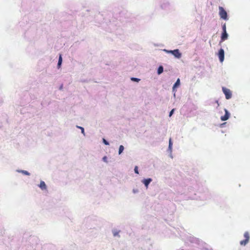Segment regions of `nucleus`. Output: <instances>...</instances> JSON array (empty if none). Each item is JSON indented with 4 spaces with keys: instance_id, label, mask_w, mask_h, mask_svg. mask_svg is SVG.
Instances as JSON below:
<instances>
[{
    "instance_id": "obj_1",
    "label": "nucleus",
    "mask_w": 250,
    "mask_h": 250,
    "mask_svg": "<svg viewBox=\"0 0 250 250\" xmlns=\"http://www.w3.org/2000/svg\"><path fill=\"white\" fill-rule=\"evenodd\" d=\"M219 15H220V17L225 20H228V16H227V12L225 11V10L221 6H219Z\"/></svg>"
},
{
    "instance_id": "obj_2",
    "label": "nucleus",
    "mask_w": 250,
    "mask_h": 250,
    "mask_svg": "<svg viewBox=\"0 0 250 250\" xmlns=\"http://www.w3.org/2000/svg\"><path fill=\"white\" fill-rule=\"evenodd\" d=\"M244 236L245 239L240 241V244L241 245L245 246L249 241L250 234L248 231H246L244 234Z\"/></svg>"
},
{
    "instance_id": "obj_3",
    "label": "nucleus",
    "mask_w": 250,
    "mask_h": 250,
    "mask_svg": "<svg viewBox=\"0 0 250 250\" xmlns=\"http://www.w3.org/2000/svg\"><path fill=\"white\" fill-rule=\"evenodd\" d=\"M165 51L167 53H169L173 55L177 58H180L181 57V53H180L179 50L178 49H175L174 50H165Z\"/></svg>"
},
{
    "instance_id": "obj_4",
    "label": "nucleus",
    "mask_w": 250,
    "mask_h": 250,
    "mask_svg": "<svg viewBox=\"0 0 250 250\" xmlns=\"http://www.w3.org/2000/svg\"><path fill=\"white\" fill-rule=\"evenodd\" d=\"M222 90L225 95V97L227 99H229L231 98L232 93L229 89L223 87Z\"/></svg>"
},
{
    "instance_id": "obj_5",
    "label": "nucleus",
    "mask_w": 250,
    "mask_h": 250,
    "mask_svg": "<svg viewBox=\"0 0 250 250\" xmlns=\"http://www.w3.org/2000/svg\"><path fill=\"white\" fill-rule=\"evenodd\" d=\"M218 57L220 61L222 62L224 60V51L223 49H220L218 52Z\"/></svg>"
},
{
    "instance_id": "obj_6",
    "label": "nucleus",
    "mask_w": 250,
    "mask_h": 250,
    "mask_svg": "<svg viewBox=\"0 0 250 250\" xmlns=\"http://www.w3.org/2000/svg\"><path fill=\"white\" fill-rule=\"evenodd\" d=\"M225 114L221 117V120L223 121L227 120L229 117V113L227 109H225Z\"/></svg>"
},
{
    "instance_id": "obj_7",
    "label": "nucleus",
    "mask_w": 250,
    "mask_h": 250,
    "mask_svg": "<svg viewBox=\"0 0 250 250\" xmlns=\"http://www.w3.org/2000/svg\"><path fill=\"white\" fill-rule=\"evenodd\" d=\"M228 35L227 32H223L221 35V42H224L228 39Z\"/></svg>"
},
{
    "instance_id": "obj_8",
    "label": "nucleus",
    "mask_w": 250,
    "mask_h": 250,
    "mask_svg": "<svg viewBox=\"0 0 250 250\" xmlns=\"http://www.w3.org/2000/svg\"><path fill=\"white\" fill-rule=\"evenodd\" d=\"M152 181V179L151 178H148L146 179H144L143 181V183L145 185L146 188H147L149 184Z\"/></svg>"
},
{
    "instance_id": "obj_9",
    "label": "nucleus",
    "mask_w": 250,
    "mask_h": 250,
    "mask_svg": "<svg viewBox=\"0 0 250 250\" xmlns=\"http://www.w3.org/2000/svg\"><path fill=\"white\" fill-rule=\"evenodd\" d=\"M39 187L42 189V190H46V186L44 182L41 181L40 183V184L39 185Z\"/></svg>"
},
{
    "instance_id": "obj_10",
    "label": "nucleus",
    "mask_w": 250,
    "mask_h": 250,
    "mask_svg": "<svg viewBox=\"0 0 250 250\" xmlns=\"http://www.w3.org/2000/svg\"><path fill=\"white\" fill-rule=\"evenodd\" d=\"M180 79H178L172 87L173 91H175V88L179 86L180 85Z\"/></svg>"
},
{
    "instance_id": "obj_11",
    "label": "nucleus",
    "mask_w": 250,
    "mask_h": 250,
    "mask_svg": "<svg viewBox=\"0 0 250 250\" xmlns=\"http://www.w3.org/2000/svg\"><path fill=\"white\" fill-rule=\"evenodd\" d=\"M62 62V58L61 55H60L59 56V61H58V68L60 67Z\"/></svg>"
},
{
    "instance_id": "obj_12",
    "label": "nucleus",
    "mask_w": 250,
    "mask_h": 250,
    "mask_svg": "<svg viewBox=\"0 0 250 250\" xmlns=\"http://www.w3.org/2000/svg\"><path fill=\"white\" fill-rule=\"evenodd\" d=\"M163 69H164L163 67L162 66H160L158 69V71H157L158 74L159 75L161 74L163 72Z\"/></svg>"
},
{
    "instance_id": "obj_13",
    "label": "nucleus",
    "mask_w": 250,
    "mask_h": 250,
    "mask_svg": "<svg viewBox=\"0 0 250 250\" xmlns=\"http://www.w3.org/2000/svg\"><path fill=\"white\" fill-rule=\"evenodd\" d=\"M124 150V147L123 146L121 145L119 147V154H120Z\"/></svg>"
},
{
    "instance_id": "obj_14",
    "label": "nucleus",
    "mask_w": 250,
    "mask_h": 250,
    "mask_svg": "<svg viewBox=\"0 0 250 250\" xmlns=\"http://www.w3.org/2000/svg\"><path fill=\"white\" fill-rule=\"evenodd\" d=\"M21 173H22L23 174H24L25 175H30V173L28 171H25V170H21Z\"/></svg>"
},
{
    "instance_id": "obj_15",
    "label": "nucleus",
    "mask_w": 250,
    "mask_h": 250,
    "mask_svg": "<svg viewBox=\"0 0 250 250\" xmlns=\"http://www.w3.org/2000/svg\"><path fill=\"white\" fill-rule=\"evenodd\" d=\"M131 80L133 81H135V82H138L140 81V79H138V78H131Z\"/></svg>"
},
{
    "instance_id": "obj_16",
    "label": "nucleus",
    "mask_w": 250,
    "mask_h": 250,
    "mask_svg": "<svg viewBox=\"0 0 250 250\" xmlns=\"http://www.w3.org/2000/svg\"><path fill=\"white\" fill-rule=\"evenodd\" d=\"M77 127L79 128H80L81 129V131H82V133L84 135V128L81 126H77Z\"/></svg>"
},
{
    "instance_id": "obj_17",
    "label": "nucleus",
    "mask_w": 250,
    "mask_h": 250,
    "mask_svg": "<svg viewBox=\"0 0 250 250\" xmlns=\"http://www.w3.org/2000/svg\"><path fill=\"white\" fill-rule=\"evenodd\" d=\"M222 30L223 32H227L226 31V24H224V25L222 26Z\"/></svg>"
},
{
    "instance_id": "obj_18",
    "label": "nucleus",
    "mask_w": 250,
    "mask_h": 250,
    "mask_svg": "<svg viewBox=\"0 0 250 250\" xmlns=\"http://www.w3.org/2000/svg\"><path fill=\"white\" fill-rule=\"evenodd\" d=\"M134 171L135 172V173L136 174H139V171H138V167L137 166H135V168H134Z\"/></svg>"
},
{
    "instance_id": "obj_19",
    "label": "nucleus",
    "mask_w": 250,
    "mask_h": 250,
    "mask_svg": "<svg viewBox=\"0 0 250 250\" xmlns=\"http://www.w3.org/2000/svg\"><path fill=\"white\" fill-rule=\"evenodd\" d=\"M172 146V142H171V139H170L169 140V148L170 149L171 148Z\"/></svg>"
},
{
    "instance_id": "obj_20",
    "label": "nucleus",
    "mask_w": 250,
    "mask_h": 250,
    "mask_svg": "<svg viewBox=\"0 0 250 250\" xmlns=\"http://www.w3.org/2000/svg\"><path fill=\"white\" fill-rule=\"evenodd\" d=\"M103 143L105 145H109V143L108 142L105 140L104 139V138L103 139Z\"/></svg>"
},
{
    "instance_id": "obj_21",
    "label": "nucleus",
    "mask_w": 250,
    "mask_h": 250,
    "mask_svg": "<svg viewBox=\"0 0 250 250\" xmlns=\"http://www.w3.org/2000/svg\"><path fill=\"white\" fill-rule=\"evenodd\" d=\"M174 110V109H172V110H171V111L169 112V116L170 117V116L172 115V114L173 113Z\"/></svg>"
},
{
    "instance_id": "obj_22",
    "label": "nucleus",
    "mask_w": 250,
    "mask_h": 250,
    "mask_svg": "<svg viewBox=\"0 0 250 250\" xmlns=\"http://www.w3.org/2000/svg\"><path fill=\"white\" fill-rule=\"evenodd\" d=\"M103 159L104 162H107V157L106 156L104 157Z\"/></svg>"
},
{
    "instance_id": "obj_23",
    "label": "nucleus",
    "mask_w": 250,
    "mask_h": 250,
    "mask_svg": "<svg viewBox=\"0 0 250 250\" xmlns=\"http://www.w3.org/2000/svg\"><path fill=\"white\" fill-rule=\"evenodd\" d=\"M118 234V232H114V236H116V235H117Z\"/></svg>"
}]
</instances>
